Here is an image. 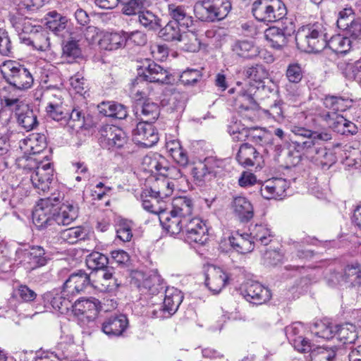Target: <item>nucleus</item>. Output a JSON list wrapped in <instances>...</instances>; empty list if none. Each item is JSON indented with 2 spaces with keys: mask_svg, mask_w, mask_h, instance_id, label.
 Returning a JSON list of instances; mask_svg holds the SVG:
<instances>
[{
  "mask_svg": "<svg viewBox=\"0 0 361 361\" xmlns=\"http://www.w3.org/2000/svg\"><path fill=\"white\" fill-rule=\"evenodd\" d=\"M290 131L298 137V140H291L290 148H292L297 154L290 151L288 155L290 164L297 165L301 159L302 155L307 159L312 158L316 149L319 145V141L327 142L332 139V135L328 131H315L301 126L293 125L290 126Z\"/></svg>",
  "mask_w": 361,
  "mask_h": 361,
  "instance_id": "obj_1",
  "label": "nucleus"
},
{
  "mask_svg": "<svg viewBox=\"0 0 361 361\" xmlns=\"http://www.w3.org/2000/svg\"><path fill=\"white\" fill-rule=\"evenodd\" d=\"M1 72L6 82L18 92L27 90L34 84V78L30 71L16 61L4 62Z\"/></svg>",
  "mask_w": 361,
  "mask_h": 361,
  "instance_id": "obj_2",
  "label": "nucleus"
},
{
  "mask_svg": "<svg viewBox=\"0 0 361 361\" xmlns=\"http://www.w3.org/2000/svg\"><path fill=\"white\" fill-rule=\"evenodd\" d=\"M4 102L6 106L15 111L17 123L21 128L29 132L37 127L39 123L37 114L18 96H4Z\"/></svg>",
  "mask_w": 361,
  "mask_h": 361,
  "instance_id": "obj_3",
  "label": "nucleus"
},
{
  "mask_svg": "<svg viewBox=\"0 0 361 361\" xmlns=\"http://www.w3.org/2000/svg\"><path fill=\"white\" fill-rule=\"evenodd\" d=\"M46 160L37 161V166L30 176L31 182L38 193L46 192L49 189V185L54 176L52 164L45 156Z\"/></svg>",
  "mask_w": 361,
  "mask_h": 361,
  "instance_id": "obj_4",
  "label": "nucleus"
},
{
  "mask_svg": "<svg viewBox=\"0 0 361 361\" xmlns=\"http://www.w3.org/2000/svg\"><path fill=\"white\" fill-rule=\"evenodd\" d=\"M182 235L189 244L202 245L208 240V229L202 219L192 218L186 221Z\"/></svg>",
  "mask_w": 361,
  "mask_h": 361,
  "instance_id": "obj_5",
  "label": "nucleus"
},
{
  "mask_svg": "<svg viewBox=\"0 0 361 361\" xmlns=\"http://www.w3.org/2000/svg\"><path fill=\"white\" fill-rule=\"evenodd\" d=\"M58 197L41 199L32 212V221L39 228H46L55 222L53 216L52 201L59 202Z\"/></svg>",
  "mask_w": 361,
  "mask_h": 361,
  "instance_id": "obj_6",
  "label": "nucleus"
},
{
  "mask_svg": "<svg viewBox=\"0 0 361 361\" xmlns=\"http://www.w3.org/2000/svg\"><path fill=\"white\" fill-rule=\"evenodd\" d=\"M242 85L241 82H237V87L231 88L229 90L230 93H233L234 91L238 92V96L235 100V106L240 111L257 109V104L255 100L254 95L257 87L254 85H251L250 82H245L243 86L241 87Z\"/></svg>",
  "mask_w": 361,
  "mask_h": 361,
  "instance_id": "obj_7",
  "label": "nucleus"
},
{
  "mask_svg": "<svg viewBox=\"0 0 361 361\" xmlns=\"http://www.w3.org/2000/svg\"><path fill=\"white\" fill-rule=\"evenodd\" d=\"M90 285V275L85 271L80 270L72 274L63 283V295L73 296L84 292Z\"/></svg>",
  "mask_w": 361,
  "mask_h": 361,
  "instance_id": "obj_8",
  "label": "nucleus"
},
{
  "mask_svg": "<svg viewBox=\"0 0 361 361\" xmlns=\"http://www.w3.org/2000/svg\"><path fill=\"white\" fill-rule=\"evenodd\" d=\"M133 140L139 145L151 147L158 142L159 136L151 123L140 122L133 131Z\"/></svg>",
  "mask_w": 361,
  "mask_h": 361,
  "instance_id": "obj_9",
  "label": "nucleus"
},
{
  "mask_svg": "<svg viewBox=\"0 0 361 361\" xmlns=\"http://www.w3.org/2000/svg\"><path fill=\"white\" fill-rule=\"evenodd\" d=\"M104 142L109 149L123 148L128 142V137L123 129L115 126H107L101 131Z\"/></svg>",
  "mask_w": 361,
  "mask_h": 361,
  "instance_id": "obj_10",
  "label": "nucleus"
},
{
  "mask_svg": "<svg viewBox=\"0 0 361 361\" xmlns=\"http://www.w3.org/2000/svg\"><path fill=\"white\" fill-rule=\"evenodd\" d=\"M295 31V26L290 22L288 25L278 27H270L264 31V37L270 43V45L279 49L287 43V39Z\"/></svg>",
  "mask_w": 361,
  "mask_h": 361,
  "instance_id": "obj_11",
  "label": "nucleus"
},
{
  "mask_svg": "<svg viewBox=\"0 0 361 361\" xmlns=\"http://www.w3.org/2000/svg\"><path fill=\"white\" fill-rule=\"evenodd\" d=\"M242 294L246 300L256 305L265 303L271 298L270 290L257 282L247 283Z\"/></svg>",
  "mask_w": 361,
  "mask_h": 361,
  "instance_id": "obj_12",
  "label": "nucleus"
},
{
  "mask_svg": "<svg viewBox=\"0 0 361 361\" xmlns=\"http://www.w3.org/2000/svg\"><path fill=\"white\" fill-rule=\"evenodd\" d=\"M52 201L53 216L54 222L58 225L66 226L75 221L78 216V207L73 203L66 202L60 206L56 205Z\"/></svg>",
  "mask_w": 361,
  "mask_h": 361,
  "instance_id": "obj_13",
  "label": "nucleus"
},
{
  "mask_svg": "<svg viewBox=\"0 0 361 361\" xmlns=\"http://www.w3.org/2000/svg\"><path fill=\"white\" fill-rule=\"evenodd\" d=\"M225 166L223 159L215 157H208L203 163L192 169V174L198 180H202L207 175L216 176L221 172Z\"/></svg>",
  "mask_w": 361,
  "mask_h": 361,
  "instance_id": "obj_14",
  "label": "nucleus"
},
{
  "mask_svg": "<svg viewBox=\"0 0 361 361\" xmlns=\"http://www.w3.org/2000/svg\"><path fill=\"white\" fill-rule=\"evenodd\" d=\"M135 279L139 282L138 288L143 293L154 295L159 293L164 288L163 279L157 272L148 275L138 273Z\"/></svg>",
  "mask_w": 361,
  "mask_h": 361,
  "instance_id": "obj_15",
  "label": "nucleus"
},
{
  "mask_svg": "<svg viewBox=\"0 0 361 361\" xmlns=\"http://www.w3.org/2000/svg\"><path fill=\"white\" fill-rule=\"evenodd\" d=\"M288 183L283 178H272L267 180L260 188L262 196L267 200L281 199L286 195Z\"/></svg>",
  "mask_w": 361,
  "mask_h": 361,
  "instance_id": "obj_16",
  "label": "nucleus"
},
{
  "mask_svg": "<svg viewBox=\"0 0 361 361\" xmlns=\"http://www.w3.org/2000/svg\"><path fill=\"white\" fill-rule=\"evenodd\" d=\"M324 107L329 111H323L319 114V117L324 121V115L336 113L341 114V112L346 111L351 106L352 100L348 97L336 95H326L323 99Z\"/></svg>",
  "mask_w": 361,
  "mask_h": 361,
  "instance_id": "obj_17",
  "label": "nucleus"
},
{
  "mask_svg": "<svg viewBox=\"0 0 361 361\" xmlns=\"http://www.w3.org/2000/svg\"><path fill=\"white\" fill-rule=\"evenodd\" d=\"M230 276L220 267H213L208 271L205 285L214 294L219 293L228 283Z\"/></svg>",
  "mask_w": 361,
  "mask_h": 361,
  "instance_id": "obj_18",
  "label": "nucleus"
},
{
  "mask_svg": "<svg viewBox=\"0 0 361 361\" xmlns=\"http://www.w3.org/2000/svg\"><path fill=\"white\" fill-rule=\"evenodd\" d=\"M324 121L329 127L338 133L354 135L357 133V126L351 121L345 119L341 114H326L324 115Z\"/></svg>",
  "mask_w": 361,
  "mask_h": 361,
  "instance_id": "obj_19",
  "label": "nucleus"
},
{
  "mask_svg": "<svg viewBox=\"0 0 361 361\" xmlns=\"http://www.w3.org/2000/svg\"><path fill=\"white\" fill-rule=\"evenodd\" d=\"M142 72H139V76L142 77L146 82L169 83V73L167 70L154 62H150L147 66L142 68Z\"/></svg>",
  "mask_w": 361,
  "mask_h": 361,
  "instance_id": "obj_20",
  "label": "nucleus"
},
{
  "mask_svg": "<svg viewBox=\"0 0 361 361\" xmlns=\"http://www.w3.org/2000/svg\"><path fill=\"white\" fill-rule=\"evenodd\" d=\"M236 159L240 164L245 167H262V157L254 147L247 143L243 144L240 147Z\"/></svg>",
  "mask_w": 361,
  "mask_h": 361,
  "instance_id": "obj_21",
  "label": "nucleus"
},
{
  "mask_svg": "<svg viewBox=\"0 0 361 361\" xmlns=\"http://www.w3.org/2000/svg\"><path fill=\"white\" fill-rule=\"evenodd\" d=\"M128 324V321L125 315H112L104 321L102 329L109 336H119L126 331Z\"/></svg>",
  "mask_w": 361,
  "mask_h": 361,
  "instance_id": "obj_22",
  "label": "nucleus"
},
{
  "mask_svg": "<svg viewBox=\"0 0 361 361\" xmlns=\"http://www.w3.org/2000/svg\"><path fill=\"white\" fill-rule=\"evenodd\" d=\"M159 219L163 228L171 235L182 234L184 226L188 221V219L177 216L176 214H172L171 212L162 213L160 214Z\"/></svg>",
  "mask_w": 361,
  "mask_h": 361,
  "instance_id": "obj_23",
  "label": "nucleus"
},
{
  "mask_svg": "<svg viewBox=\"0 0 361 361\" xmlns=\"http://www.w3.org/2000/svg\"><path fill=\"white\" fill-rule=\"evenodd\" d=\"M165 147L170 156L179 166L187 167L190 164L188 153L183 148L178 140L167 138Z\"/></svg>",
  "mask_w": 361,
  "mask_h": 361,
  "instance_id": "obj_24",
  "label": "nucleus"
},
{
  "mask_svg": "<svg viewBox=\"0 0 361 361\" xmlns=\"http://www.w3.org/2000/svg\"><path fill=\"white\" fill-rule=\"evenodd\" d=\"M183 300V295L178 289L171 287L165 290V297L163 302V312L169 317L176 312Z\"/></svg>",
  "mask_w": 361,
  "mask_h": 361,
  "instance_id": "obj_25",
  "label": "nucleus"
},
{
  "mask_svg": "<svg viewBox=\"0 0 361 361\" xmlns=\"http://www.w3.org/2000/svg\"><path fill=\"white\" fill-rule=\"evenodd\" d=\"M126 37L123 32H105L102 34L98 44L102 49L112 51L123 47Z\"/></svg>",
  "mask_w": 361,
  "mask_h": 361,
  "instance_id": "obj_26",
  "label": "nucleus"
},
{
  "mask_svg": "<svg viewBox=\"0 0 361 361\" xmlns=\"http://www.w3.org/2000/svg\"><path fill=\"white\" fill-rule=\"evenodd\" d=\"M101 309V303L95 298L78 300L73 305L75 314H86L87 317H94Z\"/></svg>",
  "mask_w": 361,
  "mask_h": 361,
  "instance_id": "obj_27",
  "label": "nucleus"
},
{
  "mask_svg": "<svg viewBox=\"0 0 361 361\" xmlns=\"http://www.w3.org/2000/svg\"><path fill=\"white\" fill-rule=\"evenodd\" d=\"M172 209L170 212L177 216L184 219H190V216L194 209V202L192 198L186 196H179L173 199Z\"/></svg>",
  "mask_w": 361,
  "mask_h": 361,
  "instance_id": "obj_28",
  "label": "nucleus"
},
{
  "mask_svg": "<svg viewBox=\"0 0 361 361\" xmlns=\"http://www.w3.org/2000/svg\"><path fill=\"white\" fill-rule=\"evenodd\" d=\"M326 29L322 23L316 22L302 27L295 36L296 44L307 41L311 37H326Z\"/></svg>",
  "mask_w": 361,
  "mask_h": 361,
  "instance_id": "obj_29",
  "label": "nucleus"
},
{
  "mask_svg": "<svg viewBox=\"0 0 361 361\" xmlns=\"http://www.w3.org/2000/svg\"><path fill=\"white\" fill-rule=\"evenodd\" d=\"M315 152L309 161L323 169H329L336 161L335 154L331 149L320 145L316 149Z\"/></svg>",
  "mask_w": 361,
  "mask_h": 361,
  "instance_id": "obj_30",
  "label": "nucleus"
},
{
  "mask_svg": "<svg viewBox=\"0 0 361 361\" xmlns=\"http://www.w3.org/2000/svg\"><path fill=\"white\" fill-rule=\"evenodd\" d=\"M333 277L336 278L338 282H340L338 278L342 279L344 284L350 286H359L361 284V267L358 263L348 264L344 269L343 274H335Z\"/></svg>",
  "mask_w": 361,
  "mask_h": 361,
  "instance_id": "obj_31",
  "label": "nucleus"
},
{
  "mask_svg": "<svg viewBox=\"0 0 361 361\" xmlns=\"http://www.w3.org/2000/svg\"><path fill=\"white\" fill-rule=\"evenodd\" d=\"M168 12L171 18L170 21H175L176 24L182 27L187 29L192 25V18L186 13L183 6L173 4H169Z\"/></svg>",
  "mask_w": 361,
  "mask_h": 361,
  "instance_id": "obj_32",
  "label": "nucleus"
},
{
  "mask_svg": "<svg viewBox=\"0 0 361 361\" xmlns=\"http://www.w3.org/2000/svg\"><path fill=\"white\" fill-rule=\"evenodd\" d=\"M174 188L173 181L167 178L159 177L153 180L152 185L149 188V191L165 199L173 194Z\"/></svg>",
  "mask_w": 361,
  "mask_h": 361,
  "instance_id": "obj_33",
  "label": "nucleus"
},
{
  "mask_svg": "<svg viewBox=\"0 0 361 361\" xmlns=\"http://www.w3.org/2000/svg\"><path fill=\"white\" fill-rule=\"evenodd\" d=\"M233 208L242 221H248L253 217V207L245 197H236L233 201Z\"/></svg>",
  "mask_w": 361,
  "mask_h": 361,
  "instance_id": "obj_34",
  "label": "nucleus"
},
{
  "mask_svg": "<svg viewBox=\"0 0 361 361\" xmlns=\"http://www.w3.org/2000/svg\"><path fill=\"white\" fill-rule=\"evenodd\" d=\"M25 261L29 269H35L44 266L47 262L44 250L39 246L32 247L25 253Z\"/></svg>",
  "mask_w": 361,
  "mask_h": 361,
  "instance_id": "obj_35",
  "label": "nucleus"
},
{
  "mask_svg": "<svg viewBox=\"0 0 361 361\" xmlns=\"http://www.w3.org/2000/svg\"><path fill=\"white\" fill-rule=\"evenodd\" d=\"M334 338L343 344H355L357 334L355 326L349 324L335 325Z\"/></svg>",
  "mask_w": 361,
  "mask_h": 361,
  "instance_id": "obj_36",
  "label": "nucleus"
},
{
  "mask_svg": "<svg viewBox=\"0 0 361 361\" xmlns=\"http://www.w3.org/2000/svg\"><path fill=\"white\" fill-rule=\"evenodd\" d=\"M231 49L235 54L245 59L252 58L259 54L258 47L248 40H238L233 43Z\"/></svg>",
  "mask_w": 361,
  "mask_h": 361,
  "instance_id": "obj_37",
  "label": "nucleus"
},
{
  "mask_svg": "<svg viewBox=\"0 0 361 361\" xmlns=\"http://www.w3.org/2000/svg\"><path fill=\"white\" fill-rule=\"evenodd\" d=\"M194 12L195 16L202 21L220 20L209 0L196 3L194 6Z\"/></svg>",
  "mask_w": 361,
  "mask_h": 361,
  "instance_id": "obj_38",
  "label": "nucleus"
},
{
  "mask_svg": "<svg viewBox=\"0 0 361 361\" xmlns=\"http://www.w3.org/2000/svg\"><path fill=\"white\" fill-rule=\"evenodd\" d=\"M137 18L140 25L148 30L157 31L161 27V18L150 10L144 8Z\"/></svg>",
  "mask_w": 361,
  "mask_h": 361,
  "instance_id": "obj_39",
  "label": "nucleus"
},
{
  "mask_svg": "<svg viewBox=\"0 0 361 361\" xmlns=\"http://www.w3.org/2000/svg\"><path fill=\"white\" fill-rule=\"evenodd\" d=\"M99 112L105 116L114 117L118 119H124L128 114L126 107L120 104L110 102H102L99 105Z\"/></svg>",
  "mask_w": 361,
  "mask_h": 361,
  "instance_id": "obj_40",
  "label": "nucleus"
},
{
  "mask_svg": "<svg viewBox=\"0 0 361 361\" xmlns=\"http://www.w3.org/2000/svg\"><path fill=\"white\" fill-rule=\"evenodd\" d=\"M183 28L175 21H169L164 27L159 29V36L165 41L178 42L183 32Z\"/></svg>",
  "mask_w": 361,
  "mask_h": 361,
  "instance_id": "obj_41",
  "label": "nucleus"
},
{
  "mask_svg": "<svg viewBox=\"0 0 361 361\" xmlns=\"http://www.w3.org/2000/svg\"><path fill=\"white\" fill-rule=\"evenodd\" d=\"M178 42L180 43L181 49L186 51L195 52L200 47V40L197 35L192 31H183Z\"/></svg>",
  "mask_w": 361,
  "mask_h": 361,
  "instance_id": "obj_42",
  "label": "nucleus"
},
{
  "mask_svg": "<svg viewBox=\"0 0 361 361\" xmlns=\"http://www.w3.org/2000/svg\"><path fill=\"white\" fill-rule=\"evenodd\" d=\"M336 54H346L350 49L351 41L348 37L337 35L327 39V46Z\"/></svg>",
  "mask_w": 361,
  "mask_h": 361,
  "instance_id": "obj_43",
  "label": "nucleus"
},
{
  "mask_svg": "<svg viewBox=\"0 0 361 361\" xmlns=\"http://www.w3.org/2000/svg\"><path fill=\"white\" fill-rule=\"evenodd\" d=\"M327 38V35L322 37L308 38L305 42H301L297 46L300 49L305 52H319L326 47Z\"/></svg>",
  "mask_w": 361,
  "mask_h": 361,
  "instance_id": "obj_44",
  "label": "nucleus"
},
{
  "mask_svg": "<svg viewBox=\"0 0 361 361\" xmlns=\"http://www.w3.org/2000/svg\"><path fill=\"white\" fill-rule=\"evenodd\" d=\"M86 235V231L80 226L64 229L59 233L60 239L69 244H74L79 240H84Z\"/></svg>",
  "mask_w": 361,
  "mask_h": 361,
  "instance_id": "obj_45",
  "label": "nucleus"
},
{
  "mask_svg": "<svg viewBox=\"0 0 361 361\" xmlns=\"http://www.w3.org/2000/svg\"><path fill=\"white\" fill-rule=\"evenodd\" d=\"M250 234L254 240L264 245H267L272 240L273 234L267 225L256 224L250 228Z\"/></svg>",
  "mask_w": 361,
  "mask_h": 361,
  "instance_id": "obj_46",
  "label": "nucleus"
},
{
  "mask_svg": "<svg viewBox=\"0 0 361 361\" xmlns=\"http://www.w3.org/2000/svg\"><path fill=\"white\" fill-rule=\"evenodd\" d=\"M49 15L51 19L46 23L47 28L56 35H61L66 27L68 22L66 17L61 16L56 11L50 12Z\"/></svg>",
  "mask_w": 361,
  "mask_h": 361,
  "instance_id": "obj_47",
  "label": "nucleus"
},
{
  "mask_svg": "<svg viewBox=\"0 0 361 361\" xmlns=\"http://www.w3.org/2000/svg\"><path fill=\"white\" fill-rule=\"evenodd\" d=\"M268 23L282 20L287 14V9L281 0H270Z\"/></svg>",
  "mask_w": 361,
  "mask_h": 361,
  "instance_id": "obj_48",
  "label": "nucleus"
},
{
  "mask_svg": "<svg viewBox=\"0 0 361 361\" xmlns=\"http://www.w3.org/2000/svg\"><path fill=\"white\" fill-rule=\"evenodd\" d=\"M243 73L246 78L258 84L263 82L269 77L267 69L263 66L258 64L247 68Z\"/></svg>",
  "mask_w": 361,
  "mask_h": 361,
  "instance_id": "obj_49",
  "label": "nucleus"
},
{
  "mask_svg": "<svg viewBox=\"0 0 361 361\" xmlns=\"http://www.w3.org/2000/svg\"><path fill=\"white\" fill-rule=\"evenodd\" d=\"M130 92L135 99L140 100L148 94V83L142 77L138 76L131 82Z\"/></svg>",
  "mask_w": 361,
  "mask_h": 361,
  "instance_id": "obj_50",
  "label": "nucleus"
},
{
  "mask_svg": "<svg viewBox=\"0 0 361 361\" xmlns=\"http://www.w3.org/2000/svg\"><path fill=\"white\" fill-rule=\"evenodd\" d=\"M270 0H256L252 6V13L259 21L268 23Z\"/></svg>",
  "mask_w": 361,
  "mask_h": 361,
  "instance_id": "obj_51",
  "label": "nucleus"
},
{
  "mask_svg": "<svg viewBox=\"0 0 361 361\" xmlns=\"http://www.w3.org/2000/svg\"><path fill=\"white\" fill-rule=\"evenodd\" d=\"M140 116L142 122L153 123L159 116V107L154 103L146 102L141 106Z\"/></svg>",
  "mask_w": 361,
  "mask_h": 361,
  "instance_id": "obj_52",
  "label": "nucleus"
},
{
  "mask_svg": "<svg viewBox=\"0 0 361 361\" xmlns=\"http://www.w3.org/2000/svg\"><path fill=\"white\" fill-rule=\"evenodd\" d=\"M338 68L342 74L348 79H354L358 72L361 71V61L355 63L341 61L338 63Z\"/></svg>",
  "mask_w": 361,
  "mask_h": 361,
  "instance_id": "obj_53",
  "label": "nucleus"
},
{
  "mask_svg": "<svg viewBox=\"0 0 361 361\" xmlns=\"http://www.w3.org/2000/svg\"><path fill=\"white\" fill-rule=\"evenodd\" d=\"M23 39L27 44L32 45L35 49L41 51H47L50 47L49 38L43 32L34 34L32 39Z\"/></svg>",
  "mask_w": 361,
  "mask_h": 361,
  "instance_id": "obj_54",
  "label": "nucleus"
},
{
  "mask_svg": "<svg viewBox=\"0 0 361 361\" xmlns=\"http://www.w3.org/2000/svg\"><path fill=\"white\" fill-rule=\"evenodd\" d=\"M109 263L108 257L98 252L90 254L86 259L87 267L92 270L103 269Z\"/></svg>",
  "mask_w": 361,
  "mask_h": 361,
  "instance_id": "obj_55",
  "label": "nucleus"
},
{
  "mask_svg": "<svg viewBox=\"0 0 361 361\" xmlns=\"http://www.w3.org/2000/svg\"><path fill=\"white\" fill-rule=\"evenodd\" d=\"M66 13H73L77 23L81 25H87L90 21V18L87 12L80 8L78 4L71 3L66 5L64 8Z\"/></svg>",
  "mask_w": 361,
  "mask_h": 361,
  "instance_id": "obj_56",
  "label": "nucleus"
},
{
  "mask_svg": "<svg viewBox=\"0 0 361 361\" xmlns=\"http://www.w3.org/2000/svg\"><path fill=\"white\" fill-rule=\"evenodd\" d=\"M336 352L332 348L316 347L310 354V361H333Z\"/></svg>",
  "mask_w": 361,
  "mask_h": 361,
  "instance_id": "obj_57",
  "label": "nucleus"
},
{
  "mask_svg": "<svg viewBox=\"0 0 361 361\" xmlns=\"http://www.w3.org/2000/svg\"><path fill=\"white\" fill-rule=\"evenodd\" d=\"M147 0H128L123 3L122 13L126 16L140 14L145 8Z\"/></svg>",
  "mask_w": 361,
  "mask_h": 361,
  "instance_id": "obj_58",
  "label": "nucleus"
},
{
  "mask_svg": "<svg viewBox=\"0 0 361 361\" xmlns=\"http://www.w3.org/2000/svg\"><path fill=\"white\" fill-rule=\"evenodd\" d=\"M303 70L298 62L290 63L286 71V77L289 82L299 83L303 78Z\"/></svg>",
  "mask_w": 361,
  "mask_h": 361,
  "instance_id": "obj_59",
  "label": "nucleus"
},
{
  "mask_svg": "<svg viewBox=\"0 0 361 361\" xmlns=\"http://www.w3.org/2000/svg\"><path fill=\"white\" fill-rule=\"evenodd\" d=\"M312 332L317 337L324 339H331L334 338L335 329L331 324H326L323 322L315 323Z\"/></svg>",
  "mask_w": 361,
  "mask_h": 361,
  "instance_id": "obj_60",
  "label": "nucleus"
},
{
  "mask_svg": "<svg viewBox=\"0 0 361 361\" xmlns=\"http://www.w3.org/2000/svg\"><path fill=\"white\" fill-rule=\"evenodd\" d=\"M228 132L234 141L245 140L248 135V130L237 121L232 122L228 126Z\"/></svg>",
  "mask_w": 361,
  "mask_h": 361,
  "instance_id": "obj_61",
  "label": "nucleus"
},
{
  "mask_svg": "<svg viewBox=\"0 0 361 361\" xmlns=\"http://www.w3.org/2000/svg\"><path fill=\"white\" fill-rule=\"evenodd\" d=\"M229 242L231 246L238 252L247 253L251 252L254 246L251 241L244 238L242 235L230 237Z\"/></svg>",
  "mask_w": 361,
  "mask_h": 361,
  "instance_id": "obj_62",
  "label": "nucleus"
},
{
  "mask_svg": "<svg viewBox=\"0 0 361 361\" xmlns=\"http://www.w3.org/2000/svg\"><path fill=\"white\" fill-rule=\"evenodd\" d=\"M67 120L68 126L72 129H80L85 124V114L80 108H73L72 111L68 114Z\"/></svg>",
  "mask_w": 361,
  "mask_h": 361,
  "instance_id": "obj_63",
  "label": "nucleus"
},
{
  "mask_svg": "<svg viewBox=\"0 0 361 361\" xmlns=\"http://www.w3.org/2000/svg\"><path fill=\"white\" fill-rule=\"evenodd\" d=\"M63 54L69 59H73L80 56L81 49L77 40L71 39L63 44Z\"/></svg>",
  "mask_w": 361,
  "mask_h": 361,
  "instance_id": "obj_64",
  "label": "nucleus"
}]
</instances>
